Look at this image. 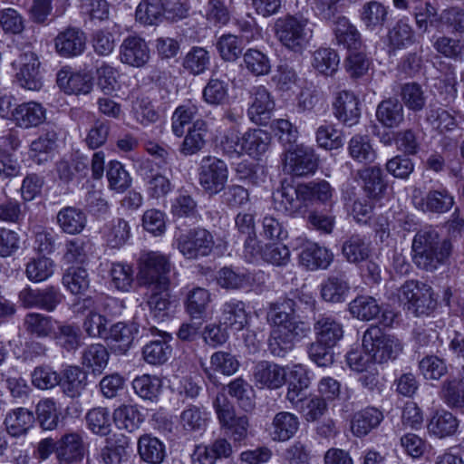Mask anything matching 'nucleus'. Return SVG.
<instances>
[{"mask_svg":"<svg viewBox=\"0 0 464 464\" xmlns=\"http://www.w3.org/2000/svg\"><path fill=\"white\" fill-rule=\"evenodd\" d=\"M450 241L440 240L438 233L430 228L420 230L411 244L412 261L417 267L433 272L444 265L451 254Z\"/></svg>","mask_w":464,"mask_h":464,"instance_id":"nucleus-1","label":"nucleus"},{"mask_svg":"<svg viewBox=\"0 0 464 464\" xmlns=\"http://www.w3.org/2000/svg\"><path fill=\"white\" fill-rule=\"evenodd\" d=\"M275 34L278 41L287 49L301 53L313 37V29L306 18L286 15L275 24Z\"/></svg>","mask_w":464,"mask_h":464,"instance_id":"nucleus-2","label":"nucleus"},{"mask_svg":"<svg viewBox=\"0 0 464 464\" xmlns=\"http://www.w3.org/2000/svg\"><path fill=\"white\" fill-rule=\"evenodd\" d=\"M171 265L160 252L144 253L140 257L139 280L147 290L168 289Z\"/></svg>","mask_w":464,"mask_h":464,"instance_id":"nucleus-3","label":"nucleus"},{"mask_svg":"<svg viewBox=\"0 0 464 464\" xmlns=\"http://www.w3.org/2000/svg\"><path fill=\"white\" fill-rule=\"evenodd\" d=\"M362 347L372 360L378 363L395 360L402 351V344L398 338L382 333L377 326L366 330L362 336Z\"/></svg>","mask_w":464,"mask_h":464,"instance_id":"nucleus-4","label":"nucleus"},{"mask_svg":"<svg viewBox=\"0 0 464 464\" xmlns=\"http://www.w3.org/2000/svg\"><path fill=\"white\" fill-rule=\"evenodd\" d=\"M176 245L186 258L198 259L208 256L212 252L215 241L209 231L197 227L177 236Z\"/></svg>","mask_w":464,"mask_h":464,"instance_id":"nucleus-5","label":"nucleus"},{"mask_svg":"<svg viewBox=\"0 0 464 464\" xmlns=\"http://www.w3.org/2000/svg\"><path fill=\"white\" fill-rule=\"evenodd\" d=\"M310 327L307 324H290L273 327L268 346L272 354L283 357L291 351L296 342L308 335Z\"/></svg>","mask_w":464,"mask_h":464,"instance_id":"nucleus-6","label":"nucleus"},{"mask_svg":"<svg viewBox=\"0 0 464 464\" xmlns=\"http://www.w3.org/2000/svg\"><path fill=\"white\" fill-rule=\"evenodd\" d=\"M282 160L285 171L296 177L312 175L318 167V158L314 149L304 144L285 150Z\"/></svg>","mask_w":464,"mask_h":464,"instance_id":"nucleus-7","label":"nucleus"},{"mask_svg":"<svg viewBox=\"0 0 464 464\" xmlns=\"http://www.w3.org/2000/svg\"><path fill=\"white\" fill-rule=\"evenodd\" d=\"M227 178V166L223 160L210 156L202 159L198 169V180L207 193L213 195L223 190Z\"/></svg>","mask_w":464,"mask_h":464,"instance_id":"nucleus-8","label":"nucleus"},{"mask_svg":"<svg viewBox=\"0 0 464 464\" xmlns=\"http://www.w3.org/2000/svg\"><path fill=\"white\" fill-rule=\"evenodd\" d=\"M63 295L53 285L44 288H32L26 286L18 294V301L25 309H41L53 312L62 302Z\"/></svg>","mask_w":464,"mask_h":464,"instance_id":"nucleus-9","label":"nucleus"},{"mask_svg":"<svg viewBox=\"0 0 464 464\" xmlns=\"http://www.w3.org/2000/svg\"><path fill=\"white\" fill-rule=\"evenodd\" d=\"M12 64L18 68L16 80L23 88L30 91H39L43 87L40 62L34 53L25 52L21 53Z\"/></svg>","mask_w":464,"mask_h":464,"instance_id":"nucleus-10","label":"nucleus"},{"mask_svg":"<svg viewBox=\"0 0 464 464\" xmlns=\"http://www.w3.org/2000/svg\"><path fill=\"white\" fill-rule=\"evenodd\" d=\"M250 94L251 103L247 110V115L256 124L266 125L275 109V101L263 85L253 87Z\"/></svg>","mask_w":464,"mask_h":464,"instance_id":"nucleus-11","label":"nucleus"},{"mask_svg":"<svg viewBox=\"0 0 464 464\" xmlns=\"http://www.w3.org/2000/svg\"><path fill=\"white\" fill-rule=\"evenodd\" d=\"M273 199L275 208L288 215L302 214L307 207L305 199L301 196V184L296 187L282 184L274 192Z\"/></svg>","mask_w":464,"mask_h":464,"instance_id":"nucleus-12","label":"nucleus"},{"mask_svg":"<svg viewBox=\"0 0 464 464\" xmlns=\"http://www.w3.org/2000/svg\"><path fill=\"white\" fill-rule=\"evenodd\" d=\"M316 340L335 346L343 337V324L332 314H322L314 318L313 324Z\"/></svg>","mask_w":464,"mask_h":464,"instance_id":"nucleus-13","label":"nucleus"},{"mask_svg":"<svg viewBox=\"0 0 464 464\" xmlns=\"http://www.w3.org/2000/svg\"><path fill=\"white\" fill-rule=\"evenodd\" d=\"M150 59V48L144 39L139 36L126 37L120 46V60L133 67H141Z\"/></svg>","mask_w":464,"mask_h":464,"instance_id":"nucleus-14","label":"nucleus"},{"mask_svg":"<svg viewBox=\"0 0 464 464\" xmlns=\"http://www.w3.org/2000/svg\"><path fill=\"white\" fill-rule=\"evenodd\" d=\"M58 87L67 94H87L92 89V82L86 73L73 72L70 67H63L56 75Z\"/></svg>","mask_w":464,"mask_h":464,"instance_id":"nucleus-15","label":"nucleus"},{"mask_svg":"<svg viewBox=\"0 0 464 464\" xmlns=\"http://www.w3.org/2000/svg\"><path fill=\"white\" fill-rule=\"evenodd\" d=\"M11 119L20 128H34L45 121L46 110L35 102H23L11 111Z\"/></svg>","mask_w":464,"mask_h":464,"instance_id":"nucleus-16","label":"nucleus"},{"mask_svg":"<svg viewBox=\"0 0 464 464\" xmlns=\"http://www.w3.org/2000/svg\"><path fill=\"white\" fill-rule=\"evenodd\" d=\"M84 455L82 434L66 433L57 441L56 457L60 464H71L81 460Z\"/></svg>","mask_w":464,"mask_h":464,"instance_id":"nucleus-17","label":"nucleus"},{"mask_svg":"<svg viewBox=\"0 0 464 464\" xmlns=\"http://www.w3.org/2000/svg\"><path fill=\"white\" fill-rule=\"evenodd\" d=\"M269 142L270 136L266 131L260 129L249 130L237 137V140L234 142V152L258 156L266 152Z\"/></svg>","mask_w":464,"mask_h":464,"instance_id":"nucleus-18","label":"nucleus"},{"mask_svg":"<svg viewBox=\"0 0 464 464\" xmlns=\"http://www.w3.org/2000/svg\"><path fill=\"white\" fill-rule=\"evenodd\" d=\"M56 52L63 57L81 54L85 48L84 33L77 28H67L58 34L54 39Z\"/></svg>","mask_w":464,"mask_h":464,"instance_id":"nucleus-19","label":"nucleus"},{"mask_svg":"<svg viewBox=\"0 0 464 464\" xmlns=\"http://www.w3.org/2000/svg\"><path fill=\"white\" fill-rule=\"evenodd\" d=\"M334 116L348 126L356 124L360 118L359 102L353 93L343 91L333 102Z\"/></svg>","mask_w":464,"mask_h":464,"instance_id":"nucleus-20","label":"nucleus"},{"mask_svg":"<svg viewBox=\"0 0 464 464\" xmlns=\"http://www.w3.org/2000/svg\"><path fill=\"white\" fill-rule=\"evenodd\" d=\"M153 335L159 334L160 339L153 340L144 345L142 355L144 360L153 365L164 363L171 354L172 348L169 343L170 335L160 332L156 327H151Z\"/></svg>","mask_w":464,"mask_h":464,"instance_id":"nucleus-21","label":"nucleus"},{"mask_svg":"<svg viewBox=\"0 0 464 464\" xmlns=\"http://www.w3.org/2000/svg\"><path fill=\"white\" fill-rule=\"evenodd\" d=\"M362 182V188L369 198L380 199L387 189L382 169L380 166H370L357 172Z\"/></svg>","mask_w":464,"mask_h":464,"instance_id":"nucleus-22","label":"nucleus"},{"mask_svg":"<svg viewBox=\"0 0 464 464\" xmlns=\"http://www.w3.org/2000/svg\"><path fill=\"white\" fill-rule=\"evenodd\" d=\"M110 359L107 348L101 343L86 346L81 353V363L91 374L101 375L106 369Z\"/></svg>","mask_w":464,"mask_h":464,"instance_id":"nucleus-23","label":"nucleus"},{"mask_svg":"<svg viewBox=\"0 0 464 464\" xmlns=\"http://www.w3.org/2000/svg\"><path fill=\"white\" fill-rule=\"evenodd\" d=\"M286 372L285 368L266 361L259 362L255 366V381L262 387L276 389L281 387L285 381Z\"/></svg>","mask_w":464,"mask_h":464,"instance_id":"nucleus-24","label":"nucleus"},{"mask_svg":"<svg viewBox=\"0 0 464 464\" xmlns=\"http://www.w3.org/2000/svg\"><path fill=\"white\" fill-rule=\"evenodd\" d=\"M334 259L333 253L315 243L306 244L300 253V262L309 270L326 269Z\"/></svg>","mask_w":464,"mask_h":464,"instance_id":"nucleus-25","label":"nucleus"},{"mask_svg":"<svg viewBox=\"0 0 464 464\" xmlns=\"http://www.w3.org/2000/svg\"><path fill=\"white\" fill-rule=\"evenodd\" d=\"M344 258L352 264L367 260L372 254V243L365 236L354 234L347 237L342 246Z\"/></svg>","mask_w":464,"mask_h":464,"instance_id":"nucleus-26","label":"nucleus"},{"mask_svg":"<svg viewBox=\"0 0 464 464\" xmlns=\"http://www.w3.org/2000/svg\"><path fill=\"white\" fill-rule=\"evenodd\" d=\"M299 427L298 418L290 412H278L268 428L273 440L285 441L292 438Z\"/></svg>","mask_w":464,"mask_h":464,"instance_id":"nucleus-27","label":"nucleus"},{"mask_svg":"<svg viewBox=\"0 0 464 464\" xmlns=\"http://www.w3.org/2000/svg\"><path fill=\"white\" fill-rule=\"evenodd\" d=\"M376 119L386 128H398L404 121L402 104L395 98L382 101L376 109Z\"/></svg>","mask_w":464,"mask_h":464,"instance_id":"nucleus-28","label":"nucleus"},{"mask_svg":"<svg viewBox=\"0 0 464 464\" xmlns=\"http://www.w3.org/2000/svg\"><path fill=\"white\" fill-rule=\"evenodd\" d=\"M383 419L382 411L373 407L365 408L353 414L351 430L356 437H363L377 428Z\"/></svg>","mask_w":464,"mask_h":464,"instance_id":"nucleus-29","label":"nucleus"},{"mask_svg":"<svg viewBox=\"0 0 464 464\" xmlns=\"http://www.w3.org/2000/svg\"><path fill=\"white\" fill-rule=\"evenodd\" d=\"M57 223L63 232L76 235L86 227L87 216L81 208L64 207L57 213Z\"/></svg>","mask_w":464,"mask_h":464,"instance_id":"nucleus-30","label":"nucleus"},{"mask_svg":"<svg viewBox=\"0 0 464 464\" xmlns=\"http://www.w3.org/2000/svg\"><path fill=\"white\" fill-rule=\"evenodd\" d=\"M350 291V285L345 274L331 276L321 285L322 298L330 303L345 301Z\"/></svg>","mask_w":464,"mask_h":464,"instance_id":"nucleus-31","label":"nucleus"},{"mask_svg":"<svg viewBox=\"0 0 464 464\" xmlns=\"http://www.w3.org/2000/svg\"><path fill=\"white\" fill-rule=\"evenodd\" d=\"M34 416L25 408H16L10 411L4 420L7 433L12 437H19L27 433L33 426Z\"/></svg>","mask_w":464,"mask_h":464,"instance_id":"nucleus-32","label":"nucleus"},{"mask_svg":"<svg viewBox=\"0 0 464 464\" xmlns=\"http://www.w3.org/2000/svg\"><path fill=\"white\" fill-rule=\"evenodd\" d=\"M232 397V381L227 384L222 385L218 391L214 407L218 415V419L225 433H228L232 430V403L230 398Z\"/></svg>","mask_w":464,"mask_h":464,"instance_id":"nucleus-33","label":"nucleus"},{"mask_svg":"<svg viewBox=\"0 0 464 464\" xmlns=\"http://www.w3.org/2000/svg\"><path fill=\"white\" fill-rule=\"evenodd\" d=\"M57 140L58 133L54 127L44 128L41 135L31 143L32 157L39 163L47 160L56 148Z\"/></svg>","mask_w":464,"mask_h":464,"instance_id":"nucleus-34","label":"nucleus"},{"mask_svg":"<svg viewBox=\"0 0 464 464\" xmlns=\"http://www.w3.org/2000/svg\"><path fill=\"white\" fill-rule=\"evenodd\" d=\"M416 204L423 211L444 213L454 205V198L446 188L433 189Z\"/></svg>","mask_w":464,"mask_h":464,"instance_id":"nucleus-35","label":"nucleus"},{"mask_svg":"<svg viewBox=\"0 0 464 464\" xmlns=\"http://www.w3.org/2000/svg\"><path fill=\"white\" fill-rule=\"evenodd\" d=\"M23 327L27 334L35 338H45L54 330L53 318L36 312H31L24 315Z\"/></svg>","mask_w":464,"mask_h":464,"instance_id":"nucleus-36","label":"nucleus"},{"mask_svg":"<svg viewBox=\"0 0 464 464\" xmlns=\"http://www.w3.org/2000/svg\"><path fill=\"white\" fill-rule=\"evenodd\" d=\"M207 131L206 122L201 120L196 121L184 138L179 149L180 153L191 156L199 152L205 147Z\"/></svg>","mask_w":464,"mask_h":464,"instance_id":"nucleus-37","label":"nucleus"},{"mask_svg":"<svg viewBox=\"0 0 464 464\" xmlns=\"http://www.w3.org/2000/svg\"><path fill=\"white\" fill-rule=\"evenodd\" d=\"M138 452L150 464H160L166 457L165 445L156 437L148 434L140 437Z\"/></svg>","mask_w":464,"mask_h":464,"instance_id":"nucleus-38","label":"nucleus"},{"mask_svg":"<svg viewBox=\"0 0 464 464\" xmlns=\"http://www.w3.org/2000/svg\"><path fill=\"white\" fill-rule=\"evenodd\" d=\"M63 378L60 384L71 398L80 396L87 385V373L80 366H68L63 372Z\"/></svg>","mask_w":464,"mask_h":464,"instance_id":"nucleus-39","label":"nucleus"},{"mask_svg":"<svg viewBox=\"0 0 464 464\" xmlns=\"http://www.w3.org/2000/svg\"><path fill=\"white\" fill-rule=\"evenodd\" d=\"M334 32L337 44L343 45L350 50V53L360 48L362 44L360 33L347 18L338 17Z\"/></svg>","mask_w":464,"mask_h":464,"instance_id":"nucleus-40","label":"nucleus"},{"mask_svg":"<svg viewBox=\"0 0 464 464\" xmlns=\"http://www.w3.org/2000/svg\"><path fill=\"white\" fill-rule=\"evenodd\" d=\"M459 427L456 417L445 410L437 411L428 424L430 433L438 438H446L453 435Z\"/></svg>","mask_w":464,"mask_h":464,"instance_id":"nucleus-41","label":"nucleus"},{"mask_svg":"<svg viewBox=\"0 0 464 464\" xmlns=\"http://www.w3.org/2000/svg\"><path fill=\"white\" fill-rule=\"evenodd\" d=\"M388 19V7L378 1L365 3L361 11V20L367 29H382Z\"/></svg>","mask_w":464,"mask_h":464,"instance_id":"nucleus-42","label":"nucleus"},{"mask_svg":"<svg viewBox=\"0 0 464 464\" xmlns=\"http://www.w3.org/2000/svg\"><path fill=\"white\" fill-rule=\"evenodd\" d=\"M102 233L108 246L116 248L127 242L130 237V227L125 219L115 218L105 224Z\"/></svg>","mask_w":464,"mask_h":464,"instance_id":"nucleus-43","label":"nucleus"},{"mask_svg":"<svg viewBox=\"0 0 464 464\" xmlns=\"http://www.w3.org/2000/svg\"><path fill=\"white\" fill-rule=\"evenodd\" d=\"M334 189L326 180L312 181L301 184V196L306 206L314 200L322 204H331Z\"/></svg>","mask_w":464,"mask_h":464,"instance_id":"nucleus-44","label":"nucleus"},{"mask_svg":"<svg viewBox=\"0 0 464 464\" xmlns=\"http://www.w3.org/2000/svg\"><path fill=\"white\" fill-rule=\"evenodd\" d=\"M164 15V3L161 0H141L135 12L136 20L144 25H156Z\"/></svg>","mask_w":464,"mask_h":464,"instance_id":"nucleus-45","label":"nucleus"},{"mask_svg":"<svg viewBox=\"0 0 464 464\" xmlns=\"http://www.w3.org/2000/svg\"><path fill=\"white\" fill-rule=\"evenodd\" d=\"M112 418L119 429L126 430L129 432L136 430L143 421L142 414L138 408L129 404H122L116 408Z\"/></svg>","mask_w":464,"mask_h":464,"instance_id":"nucleus-46","label":"nucleus"},{"mask_svg":"<svg viewBox=\"0 0 464 464\" xmlns=\"http://www.w3.org/2000/svg\"><path fill=\"white\" fill-rule=\"evenodd\" d=\"M132 388L140 398L154 401L161 392L162 381L156 375L142 374L132 381Z\"/></svg>","mask_w":464,"mask_h":464,"instance_id":"nucleus-47","label":"nucleus"},{"mask_svg":"<svg viewBox=\"0 0 464 464\" xmlns=\"http://www.w3.org/2000/svg\"><path fill=\"white\" fill-rule=\"evenodd\" d=\"M349 311L353 317L359 320L370 321L379 315L381 307L375 298L360 295L349 304Z\"/></svg>","mask_w":464,"mask_h":464,"instance_id":"nucleus-48","label":"nucleus"},{"mask_svg":"<svg viewBox=\"0 0 464 464\" xmlns=\"http://www.w3.org/2000/svg\"><path fill=\"white\" fill-rule=\"evenodd\" d=\"M211 301L209 292L202 287H195L188 291L185 306L187 312L197 319H202L207 312V308Z\"/></svg>","mask_w":464,"mask_h":464,"instance_id":"nucleus-49","label":"nucleus"},{"mask_svg":"<svg viewBox=\"0 0 464 464\" xmlns=\"http://www.w3.org/2000/svg\"><path fill=\"white\" fill-rule=\"evenodd\" d=\"M147 304L150 314L157 320L162 321L169 314L170 301L168 289L147 290Z\"/></svg>","mask_w":464,"mask_h":464,"instance_id":"nucleus-50","label":"nucleus"},{"mask_svg":"<svg viewBox=\"0 0 464 464\" xmlns=\"http://www.w3.org/2000/svg\"><path fill=\"white\" fill-rule=\"evenodd\" d=\"M338 53L331 48H319L313 53L312 65L322 74L333 75L339 67Z\"/></svg>","mask_w":464,"mask_h":464,"instance_id":"nucleus-51","label":"nucleus"},{"mask_svg":"<svg viewBox=\"0 0 464 464\" xmlns=\"http://www.w3.org/2000/svg\"><path fill=\"white\" fill-rule=\"evenodd\" d=\"M349 155L357 162L370 163L374 161L376 153L366 135H354L348 144Z\"/></svg>","mask_w":464,"mask_h":464,"instance_id":"nucleus-52","label":"nucleus"},{"mask_svg":"<svg viewBox=\"0 0 464 464\" xmlns=\"http://www.w3.org/2000/svg\"><path fill=\"white\" fill-rule=\"evenodd\" d=\"M440 395L450 408H464V380L452 378L446 380L441 386Z\"/></svg>","mask_w":464,"mask_h":464,"instance_id":"nucleus-53","label":"nucleus"},{"mask_svg":"<svg viewBox=\"0 0 464 464\" xmlns=\"http://www.w3.org/2000/svg\"><path fill=\"white\" fill-rule=\"evenodd\" d=\"M295 302L292 299H285L280 304L272 306L268 313V320L272 322L274 327L278 325H287L290 324H304V322L295 320Z\"/></svg>","mask_w":464,"mask_h":464,"instance_id":"nucleus-54","label":"nucleus"},{"mask_svg":"<svg viewBox=\"0 0 464 464\" xmlns=\"http://www.w3.org/2000/svg\"><path fill=\"white\" fill-rule=\"evenodd\" d=\"M63 284L73 295L83 294L90 285L87 270L82 267L68 268L63 276Z\"/></svg>","mask_w":464,"mask_h":464,"instance_id":"nucleus-55","label":"nucleus"},{"mask_svg":"<svg viewBox=\"0 0 464 464\" xmlns=\"http://www.w3.org/2000/svg\"><path fill=\"white\" fill-rule=\"evenodd\" d=\"M304 218L308 228L320 234L330 235L334 231L335 217L329 210L313 209L308 211Z\"/></svg>","mask_w":464,"mask_h":464,"instance_id":"nucleus-56","label":"nucleus"},{"mask_svg":"<svg viewBox=\"0 0 464 464\" xmlns=\"http://www.w3.org/2000/svg\"><path fill=\"white\" fill-rule=\"evenodd\" d=\"M86 421L94 434L107 436L111 430V413L107 408L92 409L86 415Z\"/></svg>","mask_w":464,"mask_h":464,"instance_id":"nucleus-57","label":"nucleus"},{"mask_svg":"<svg viewBox=\"0 0 464 464\" xmlns=\"http://www.w3.org/2000/svg\"><path fill=\"white\" fill-rule=\"evenodd\" d=\"M54 270V263L52 259L41 256L31 259L25 268L27 278L34 283H40L48 279Z\"/></svg>","mask_w":464,"mask_h":464,"instance_id":"nucleus-58","label":"nucleus"},{"mask_svg":"<svg viewBox=\"0 0 464 464\" xmlns=\"http://www.w3.org/2000/svg\"><path fill=\"white\" fill-rule=\"evenodd\" d=\"M209 63L208 52L202 47H193L185 56L183 66L190 73L198 75L208 68Z\"/></svg>","mask_w":464,"mask_h":464,"instance_id":"nucleus-59","label":"nucleus"},{"mask_svg":"<svg viewBox=\"0 0 464 464\" xmlns=\"http://www.w3.org/2000/svg\"><path fill=\"white\" fill-rule=\"evenodd\" d=\"M107 179L110 188L122 192L131 184V178L123 165L119 161H111L107 169Z\"/></svg>","mask_w":464,"mask_h":464,"instance_id":"nucleus-60","label":"nucleus"},{"mask_svg":"<svg viewBox=\"0 0 464 464\" xmlns=\"http://www.w3.org/2000/svg\"><path fill=\"white\" fill-rule=\"evenodd\" d=\"M246 412L255 408V392L252 386L241 378L234 380V403Z\"/></svg>","mask_w":464,"mask_h":464,"instance_id":"nucleus-61","label":"nucleus"},{"mask_svg":"<svg viewBox=\"0 0 464 464\" xmlns=\"http://www.w3.org/2000/svg\"><path fill=\"white\" fill-rule=\"evenodd\" d=\"M401 96L405 106L411 111H420L425 106L426 97L421 87L416 82L403 84Z\"/></svg>","mask_w":464,"mask_h":464,"instance_id":"nucleus-62","label":"nucleus"},{"mask_svg":"<svg viewBox=\"0 0 464 464\" xmlns=\"http://www.w3.org/2000/svg\"><path fill=\"white\" fill-rule=\"evenodd\" d=\"M147 193L150 198H160L168 195L172 189L173 185L164 175L150 171L144 178Z\"/></svg>","mask_w":464,"mask_h":464,"instance_id":"nucleus-63","label":"nucleus"},{"mask_svg":"<svg viewBox=\"0 0 464 464\" xmlns=\"http://www.w3.org/2000/svg\"><path fill=\"white\" fill-rule=\"evenodd\" d=\"M198 109L196 104L188 102L179 106L172 115V131L177 137L184 133L185 125L191 122L198 114Z\"/></svg>","mask_w":464,"mask_h":464,"instance_id":"nucleus-64","label":"nucleus"}]
</instances>
